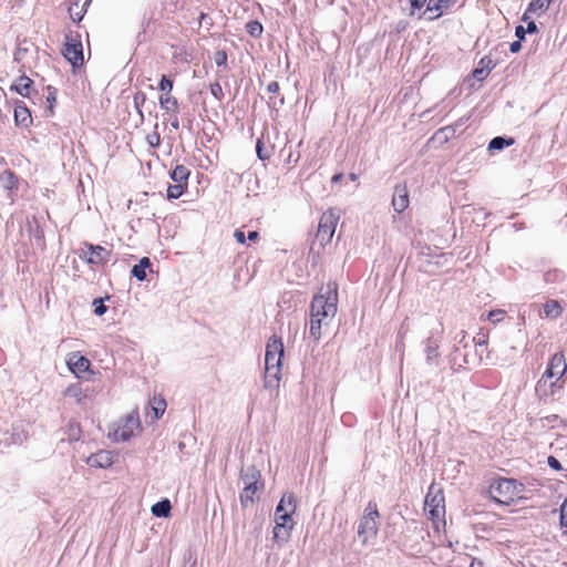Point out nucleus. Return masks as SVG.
Wrapping results in <instances>:
<instances>
[{
    "label": "nucleus",
    "mask_w": 567,
    "mask_h": 567,
    "mask_svg": "<svg viewBox=\"0 0 567 567\" xmlns=\"http://www.w3.org/2000/svg\"><path fill=\"white\" fill-rule=\"evenodd\" d=\"M310 309V316L328 322L332 320L338 310L337 284L329 282L319 295L315 296Z\"/></svg>",
    "instance_id": "nucleus-1"
},
{
    "label": "nucleus",
    "mask_w": 567,
    "mask_h": 567,
    "mask_svg": "<svg viewBox=\"0 0 567 567\" xmlns=\"http://www.w3.org/2000/svg\"><path fill=\"white\" fill-rule=\"evenodd\" d=\"M424 509L427 512L430 518L433 520V526L436 530L440 529V525H445V505L444 495L441 489H434L430 487L427 495L424 501Z\"/></svg>",
    "instance_id": "nucleus-2"
},
{
    "label": "nucleus",
    "mask_w": 567,
    "mask_h": 567,
    "mask_svg": "<svg viewBox=\"0 0 567 567\" xmlns=\"http://www.w3.org/2000/svg\"><path fill=\"white\" fill-rule=\"evenodd\" d=\"M378 518L379 511L377 504L369 502L358 525V537L362 544H367L370 539L375 538L379 529Z\"/></svg>",
    "instance_id": "nucleus-3"
},
{
    "label": "nucleus",
    "mask_w": 567,
    "mask_h": 567,
    "mask_svg": "<svg viewBox=\"0 0 567 567\" xmlns=\"http://www.w3.org/2000/svg\"><path fill=\"white\" fill-rule=\"evenodd\" d=\"M340 218V213L336 208H329L326 210L319 220L318 230L316 234L317 240L320 241L321 246L329 244L334 235L337 224Z\"/></svg>",
    "instance_id": "nucleus-4"
},
{
    "label": "nucleus",
    "mask_w": 567,
    "mask_h": 567,
    "mask_svg": "<svg viewBox=\"0 0 567 567\" xmlns=\"http://www.w3.org/2000/svg\"><path fill=\"white\" fill-rule=\"evenodd\" d=\"M566 370H567V364H566L564 354L560 352L555 353L550 358L547 369L543 373L542 378L538 380V382L536 384V391L542 392L544 390V392L546 394L547 391L545 388L547 385V381L551 380L554 378L556 379V381H558L565 374Z\"/></svg>",
    "instance_id": "nucleus-5"
},
{
    "label": "nucleus",
    "mask_w": 567,
    "mask_h": 567,
    "mask_svg": "<svg viewBox=\"0 0 567 567\" xmlns=\"http://www.w3.org/2000/svg\"><path fill=\"white\" fill-rule=\"evenodd\" d=\"M518 486L517 481L514 478H499L491 485L489 493L499 503L508 504L519 493Z\"/></svg>",
    "instance_id": "nucleus-6"
},
{
    "label": "nucleus",
    "mask_w": 567,
    "mask_h": 567,
    "mask_svg": "<svg viewBox=\"0 0 567 567\" xmlns=\"http://www.w3.org/2000/svg\"><path fill=\"white\" fill-rule=\"evenodd\" d=\"M296 508L297 501L295 495L292 493H285L276 507V524L292 529L293 522L291 515L296 512Z\"/></svg>",
    "instance_id": "nucleus-7"
},
{
    "label": "nucleus",
    "mask_w": 567,
    "mask_h": 567,
    "mask_svg": "<svg viewBox=\"0 0 567 567\" xmlns=\"http://www.w3.org/2000/svg\"><path fill=\"white\" fill-rule=\"evenodd\" d=\"M284 352L281 339L275 336L270 338L266 346L265 367L281 368Z\"/></svg>",
    "instance_id": "nucleus-8"
},
{
    "label": "nucleus",
    "mask_w": 567,
    "mask_h": 567,
    "mask_svg": "<svg viewBox=\"0 0 567 567\" xmlns=\"http://www.w3.org/2000/svg\"><path fill=\"white\" fill-rule=\"evenodd\" d=\"M63 55L74 68L81 66L84 62L83 47L81 41L71 37H66Z\"/></svg>",
    "instance_id": "nucleus-9"
},
{
    "label": "nucleus",
    "mask_w": 567,
    "mask_h": 567,
    "mask_svg": "<svg viewBox=\"0 0 567 567\" xmlns=\"http://www.w3.org/2000/svg\"><path fill=\"white\" fill-rule=\"evenodd\" d=\"M110 254V250L100 245L85 244L81 257L84 258L87 264L100 266L107 262Z\"/></svg>",
    "instance_id": "nucleus-10"
},
{
    "label": "nucleus",
    "mask_w": 567,
    "mask_h": 567,
    "mask_svg": "<svg viewBox=\"0 0 567 567\" xmlns=\"http://www.w3.org/2000/svg\"><path fill=\"white\" fill-rule=\"evenodd\" d=\"M138 426V417L135 416L134 414L127 415L124 425L115 431V439L122 442L128 441L133 436L134 430L137 429Z\"/></svg>",
    "instance_id": "nucleus-11"
},
{
    "label": "nucleus",
    "mask_w": 567,
    "mask_h": 567,
    "mask_svg": "<svg viewBox=\"0 0 567 567\" xmlns=\"http://www.w3.org/2000/svg\"><path fill=\"white\" fill-rule=\"evenodd\" d=\"M14 123L17 126L28 128L32 124V116L30 110L21 101L16 102L14 106Z\"/></svg>",
    "instance_id": "nucleus-12"
},
{
    "label": "nucleus",
    "mask_w": 567,
    "mask_h": 567,
    "mask_svg": "<svg viewBox=\"0 0 567 567\" xmlns=\"http://www.w3.org/2000/svg\"><path fill=\"white\" fill-rule=\"evenodd\" d=\"M440 340L432 333L425 342V361L429 365H437L440 353H439Z\"/></svg>",
    "instance_id": "nucleus-13"
},
{
    "label": "nucleus",
    "mask_w": 567,
    "mask_h": 567,
    "mask_svg": "<svg viewBox=\"0 0 567 567\" xmlns=\"http://www.w3.org/2000/svg\"><path fill=\"white\" fill-rule=\"evenodd\" d=\"M409 192L405 185H396L392 197V206L396 213L404 212L409 206Z\"/></svg>",
    "instance_id": "nucleus-14"
},
{
    "label": "nucleus",
    "mask_w": 567,
    "mask_h": 567,
    "mask_svg": "<svg viewBox=\"0 0 567 567\" xmlns=\"http://www.w3.org/2000/svg\"><path fill=\"white\" fill-rule=\"evenodd\" d=\"M90 365V361L79 353H72L68 360L69 369L78 378H80L82 373L89 371Z\"/></svg>",
    "instance_id": "nucleus-15"
},
{
    "label": "nucleus",
    "mask_w": 567,
    "mask_h": 567,
    "mask_svg": "<svg viewBox=\"0 0 567 567\" xmlns=\"http://www.w3.org/2000/svg\"><path fill=\"white\" fill-rule=\"evenodd\" d=\"M86 464L92 467L105 468L113 464V455L109 451L101 450L94 454H91L86 460Z\"/></svg>",
    "instance_id": "nucleus-16"
},
{
    "label": "nucleus",
    "mask_w": 567,
    "mask_h": 567,
    "mask_svg": "<svg viewBox=\"0 0 567 567\" xmlns=\"http://www.w3.org/2000/svg\"><path fill=\"white\" fill-rule=\"evenodd\" d=\"M92 0H73L69 7V14L73 22H80Z\"/></svg>",
    "instance_id": "nucleus-17"
},
{
    "label": "nucleus",
    "mask_w": 567,
    "mask_h": 567,
    "mask_svg": "<svg viewBox=\"0 0 567 567\" xmlns=\"http://www.w3.org/2000/svg\"><path fill=\"white\" fill-rule=\"evenodd\" d=\"M64 395L75 399L76 403L81 405H84L86 403V399L89 398L87 389H83L81 383L70 384L65 389Z\"/></svg>",
    "instance_id": "nucleus-18"
},
{
    "label": "nucleus",
    "mask_w": 567,
    "mask_h": 567,
    "mask_svg": "<svg viewBox=\"0 0 567 567\" xmlns=\"http://www.w3.org/2000/svg\"><path fill=\"white\" fill-rule=\"evenodd\" d=\"M262 487H264L262 483L255 484V485H252V484L244 485V488L239 495L240 504L244 507H247L249 504H254L256 493L261 491Z\"/></svg>",
    "instance_id": "nucleus-19"
},
{
    "label": "nucleus",
    "mask_w": 567,
    "mask_h": 567,
    "mask_svg": "<svg viewBox=\"0 0 567 567\" xmlns=\"http://www.w3.org/2000/svg\"><path fill=\"white\" fill-rule=\"evenodd\" d=\"M27 440V433L23 430L22 425H13L10 437L1 439L0 445L4 444L6 446L11 444H22Z\"/></svg>",
    "instance_id": "nucleus-20"
},
{
    "label": "nucleus",
    "mask_w": 567,
    "mask_h": 567,
    "mask_svg": "<svg viewBox=\"0 0 567 567\" xmlns=\"http://www.w3.org/2000/svg\"><path fill=\"white\" fill-rule=\"evenodd\" d=\"M266 90L269 94H272L271 96H269L268 100V105L271 109H278L279 106H282L285 104L284 96H277L280 90L279 83L277 81H271L267 85Z\"/></svg>",
    "instance_id": "nucleus-21"
},
{
    "label": "nucleus",
    "mask_w": 567,
    "mask_h": 567,
    "mask_svg": "<svg viewBox=\"0 0 567 567\" xmlns=\"http://www.w3.org/2000/svg\"><path fill=\"white\" fill-rule=\"evenodd\" d=\"M281 368L265 367V388L275 389L280 381Z\"/></svg>",
    "instance_id": "nucleus-22"
},
{
    "label": "nucleus",
    "mask_w": 567,
    "mask_h": 567,
    "mask_svg": "<svg viewBox=\"0 0 567 567\" xmlns=\"http://www.w3.org/2000/svg\"><path fill=\"white\" fill-rule=\"evenodd\" d=\"M261 474L255 466L247 467L240 475L244 485L260 484Z\"/></svg>",
    "instance_id": "nucleus-23"
},
{
    "label": "nucleus",
    "mask_w": 567,
    "mask_h": 567,
    "mask_svg": "<svg viewBox=\"0 0 567 567\" xmlns=\"http://www.w3.org/2000/svg\"><path fill=\"white\" fill-rule=\"evenodd\" d=\"M152 264L150 258L143 257L138 264L134 265L131 274L134 278H136L138 281H143L146 279V269L151 268Z\"/></svg>",
    "instance_id": "nucleus-24"
},
{
    "label": "nucleus",
    "mask_w": 567,
    "mask_h": 567,
    "mask_svg": "<svg viewBox=\"0 0 567 567\" xmlns=\"http://www.w3.org/2000/svg\"><path fill=\"white\" fill-rule=\"evenodd\" d=\"M33 81L25 76L21 75L18 80V83L11 86V90H14L21 96H29L32 87Z\"/></svg>",
    "instance_id": "nucleus-25"
},
{
    "label": "nucleus",
    "mask_w": 567,
    "mask_h": 567,
    "mask_svg": "<svg viewBox=\"0 0 567 567\" xmlns=\"http://www.w3.org/2000/svg\"><path fill=\"white\" fill-rule=\"evenodd\" d=\"M172 505L167 498H164L157 503H155L151 512L156 517H167L171 514Z\"/></svg>",
    "instance_id": "nucleus-26"
},
{
    "label": "nucleus",
    "mask_w": 567,
    "mask_h": 567,
    "mask_svg": "<svg viewBox=\"0 0 567 567\" xmlns=\"http://www.w3.org/2000/svg\"><path fill=\"white\" fill-rule=\"evenodd\" d=\"M189 174L190 172L186 166L176 165L175 168L171 172L169 176L173 182L187 185Z\"/></svg>",
    "instance_id": "nucleus-27"
},
{
    "label": "nucleus",
    "mask_w": 567,
    "mask_h": 567,
    "mask_svg": "<svg viewBox=\"0 0 567 567\" xmlns=\"http://www.w3.org/2000/svg\"><path fill=\"white\" fill-rule=\"evenodd\" d=\"M449 4L450 0H429L424 14L426 12L437 11L436 14L429 17L430 20L437 19L442 14V9L447 7Z\"/></svg>",
    "instance_id": "nucleus-28"
},
{
    "label": "nucleus",
    "mask_w": 567,
    "mask_h": 567,
    "mask_svg": "<svg viewBox=\"0 0 567 567\" xmlns=\"http://www.w3.org/2000/svg\"><path fill=\"white\" fill-rule=\"evenodd\" d=\"M329 322L315 318L310 316V328H309V334L316 342H318L321 338V328L322 326H327Z\"/></svg>",
    "instance_id": "nucleus-29"
},
{
    "label": "nucleus",
    "mask_w": 567,
    "mask_h": 567,
    "mask_svg": "<svg viewBox=\"0 0 567 567\" xmlns=\"http://www.w3.org/2000/svg\"><path fill=\"white\" fill-rule=\"evenodd\" d=\"M159 105L166 112H178V101L176 97L171 94H163L159 96Z\"/></svg>",
    "instance_id": "nucleus-30"
},
{
    "label": "nucleus",
    "mask_w": 567,
    "mask_h": 567,
    "mask_svg": "<svg viewBox=\"0 0 567 567\" xmlns=\"http://www.w3.org/2000/svg\"><path fill=\"white\" fill-rule=\"evenodd\" d=\"M515 143L514 138L512 137H504V136H496L491 140L488 144L489 151H502L505 147H508Z\"/></svg>",
    "instance_id": "nucleus-31"
},
{
    "label": "nucleus",
    "mask_w": 567,
    "mask_h": 567,
    "mask_svg": "<svg viewBox=\"0 0 567 567\" xmlns=\"http://www.w3.org/2000/svg\"><path fill=\"white\" fill-rule=\"evenodd\" d=\"M82 430L78 422L71 421L65 427V435L69 442H78L81 439Z\"/></svg>",
    "instance_id": "nucleus-32"
},
{
    "label": "nucleus",
    "mask_w": 567,
    "mask_h": 567,
    "mask_svg": "<svg viewBox=\"0 0 567 567\" xmlns=\"http://www.w3.org/2000/svg\"><path fill=\"white\" fill-rule=\"evenodd\" d=\"M563 312V308L556 300H548L544 305V315L548 318H558Z\"/></svg>",
    "instance_id": "nucleus-33"
},
{
    "label": "nucleus",
    "mask_w": 567,
    "mask_h": 567,
    "mask_svg": "<svg viewBox=\"0 0 567 567\" xmlns=\"http://www.w3.org/2000/svg\"><path fill=\"white\" fill-rule=\"evenodd\" d=\"M151 408L154 413V419L158 420L163 416L165 409H166V402L162 398L154 396L151 401Z\"/></svg>",
    "instance_id": "nucleus-34"
},
{
    "label": "nucleus",
    "mask_w": 567,
    "mask_h": 567,
    "mask_svg": "<svg viewBox=\"0 0 567 567\" xmlns=\"http://www.w3.org/2000/svg\"><path fill=\"white\" fill-rule=\"evenodd\" d=\"M187 188V185L175 183L174 185H169L167 188V198L168 199H177L179 198L185 189Z\"/></svg>",
    "instance_id": "nucleus-35"
},
{
    "label": "nucleus",
    "mask_w": 567,
    "mask_h": 567,
    "mask_svg": "<svg viewBox=\"0 0 567 567\" xmlns=\"http://www.w3.org/2000/svg\"><path fill=\"white\" fill-rule=\"evenodd\" d=\"M0 182L4 188L12 189L16 186L14 173L9 169L3 171L0 175Z\"/></svg>",
    "instance_id": "nucleus-36"
},
{
    "label": "nucleus",
    "mask_w": 567,
    "mask_h": 567,
    "mask_svg": "<svg viewBox=\"0 0 567 567\" xmlns=\"http://www.w3.org/2000/svg\"><path fill=\"white\" fill-rule=\"evenodd\" d=\"M290 530L291 529H289L285 526H279L276 524V526L274 528V538L278 542L286 543V542H288V539L290 537Z\"/></svg>",
    "instance_id": "nucleus-37"
},
{
    "label": "nucleus",
    "mask_w": 567,
    "mask_h": 567,
    "mask_svg": "<svg viewBox=\"0 0 567 567\" xmlns=\"http://www.w3.org/2000/svg\"><path fill=\"white\" fill-rule=\"evenodd\" d=\"M550 2H551V0H532L530 3L528 4L527 11H530V12L542 11V12H544L545 10L548 9Z\"/></svg>",
    "instance_id": "nucleus-38"
},
{
    "label": "nucleus",
    "mask_w": 567,
    "mask_h": 567,
    "mask_svg": "<svg viewBox=\"0 0 567 567\" xmlns=\"http://www.w3.org/2000/svg\"><path fill=\"white\" fill-rule=\"evenodd\" d=\"M246 30L252 38H259L264 31V28L259 21H249L246 24Z\"/></svg>",
    "instance_id": "nucleus-39"
},
{
    "label": "nucleus",
    "mask_w": 567,
    "mask_h": 567,
    "mask_svg": "<svg viewBox=\"0 0 567 567\" xmlns=\"http://www.w3.org/2000/svg\"><path fill=\"white\" fill-rule=\"evenodd\" d=\"M158 90L165 92V94H169L173 90V80L166 75H162V79L158 83Z\"/></svg>",
    "instance_id": "nucleus-40"
},
{
    "label": "nucleus",
    "mask_w": 567,
    "mask_h": 567,
    "mask_svg": "<svg viewBox=\"0 0 567 567\" xmlns=\"http://www.w3.org/2000/svg\"><path fill=\"white\" fill-rule=\"evenodd\" d=\"M565 274L560 270L554 269L545 274V280L547 282H555L564 280Z\"/></svg>",
    "instance_id": "nucleus-41"
},
{
    "label": "nucleus",
    "mask_w": 567,
    "mask_h": 567,
    "mask_svg": "<svg viewBox=\"0 0 567 567\" xmlns=\"http://www.w3.org/2000/svg\"><path fill=\"white\" fill-rule=\"evenodd\" d=\"M48 90H49V94L47 96V101L49 103L48 112H49V115H53L54 104L56 103V90L51 86H48Z\"/></svg>",
    "instance_id": "nucleus-42"
},
{
    "label": "nucleus",
    "mask_w": 567,
    "mask_h": 567,
    "mask_svg": "<svg viewBox=\"0 0 567 567\" xmlns=\"http://www.w3.org/2000/svg\"><path fill=\"white\" fill-rule=\"evenodd\" d=\"M146 102V94L144 92H137L135 95H134V105L138 112V114L141 115V117H143V113H142V110H141V106Z\"/></svg>",
    "instance_id": "nucleus-43"
},
{
    "label": "nucleus",
    "mask_w": 567,
    "mask_h": 567,
    "mask_svg": "<svg viewBox=\"0 0 567 567\" xmlns=\"http://www.w3.org/2000/svg\"><path fill=\"white\" fill-rule=\"evenodd\" d=\"M94 313L96 316H103L107 311V307L104 305L102 298H95L93 300Z\"/></svg>",
    "instance_id": "nucleus-44"
},
{
    "label": "nucleus",
    "mask_w": 567,
    "mask_h": 567,
    "mask_svg": "<svg viewBox=\"0 0 567 567\" xmlns=\"http://www.w3.org/2000/svg\"><path fill=\"white\" fill-rule=\"evenodd\" d=\"M214 61L218 66H226L227 53L224 50H218L214 54Z\"/></svg>",
    "instance_id": "nucleus-45"
},
{
    "label": "nucleus",
    "mask_w": 567,
    "mask_h": 567,
    "mask_svg": "<svg viewBox=\"0 0 567 567\" xmlns=\"http://www.w3.org/2000/svg\"><path fill=\"white\" fill-rule=\"evenodd\" d=\"M210 93L218 101H221L224 99V91L218 82H215L210 85Z\"/></svg>",
    "instance_id": "nucleus-46"
},
{
    "label": "nucleus",
    "mask_w": 567,
    "mask_h": 567,
    "mask_svg": "<svg viewBox=\"0 0 567 567\" xmlns=\"http://www.w3.org/2000/svg\"><path fill=\"white\" fill-rule=\"evenodd\" d=\"M256 152H257V156L262 161L268 159L270 157V153L265 152L264 143L260 140L257 141Z\"/></svg>",
    "instance_id": "nucleus-47"
},
{
    "label": "nucleus",
    "mask_w": 567,
    "mask_h": 567,
    "mask_svg": "<svg viewBox=\"0 0 567 567\" xmlns=\"http://www.w3.org/2000/svg\"><path fill=\"white\" fill-rule=\"evenodd\" d=\"M146 141L151 147H157L161 143V135L157 132H153L146 136Z\"/></svg>",
    "instance_id": "nucleus-48"
},
{
    "label": "nucleus",
    "mask_w": 567,
    "mask_h": 567,
    "mask_svg": "<svg viewBox=\"0 0 567 567\" xmlns=\"http://www.w3.org/2000/svg\"><path fill=\"white\" fill-rule=\"evenodd\" d=\"M560 525L567 528V497L560 505Z\"/></svg>",
    "instance_id": "nucleus-49"
},
{
    "label": "nucleus",
    "mask_w": 567,
    "mask_h": 567,
    "mask_svg": "<svg viewBox=\"0 0 567 567\" xmlns=\"http://www.w3.org/2000/svg\"><path fill=\"white\" fill-rule=\"evenodd\" d=\"M495 63L493 62V60L488 56H484L483 59H481L480 61V66H482L483 69H486V71H488V73L495 68Z\"/></svg>",
    "instance_id": "nucleus-50"
},
{
    "label": "nucleus",
    "mask_w": 567,
    "mask_h": 567,
    "mask_svg": "<svg viewBox=\"0 0 567 567\" xmlns=\"http://www.w3.org/2000/svg\"><path fill=\"white\" fill-rule=\"evenodd\" d=\"M426 1L427 0H409V2L411 4L410 16H413L416 10H420L421 8H423V6L426 3Z\"/></svg>",
    "instance_id": "nucleus-51"
},
{
    "label": "nucleus",
    "mask_w": 567,
    "mask_h": 567,
    "mask_svg": "<svg viewBox=\"0 0 567 567\" xmlns=\"http://www.w3.org/2000/svg\"><path fill=\"white\" fill-rule=\"evenodd\" d=\"M488 74H489L488 71H486V69H483L482 66H478V68L474 69V71H473V76L477 81H483Z\"/></svg>",
    "instance_id": "nucleus-52"
},
{
    "label": "nucleus",
    "mask_w": 567,
    "mask_h": 567,
    "mask_svg": "<svg viewBox=\"0 0 567 567\" xmlns=\"http://www.w3.org/2000/svg\"><path fill=\"white\" fill-rule=\"evenodd\" d=\"M547 464L554 471H561L563 470V466H561L560 462L555 456H548Z\"/></svg>",
    "instance_id": "nucleus-53"
},
{
    "label": "nucleus",
    "mask_w": 567,
    "mask_h": 567,
    "mask_svg": "<svg viewBox=\"0 0 567 567\" xmlns=\"http://www.w3.org/2000/svg\"><path fill=\"white\" fill-rule=\"evenodd\" d=\"M526 29L523 25H517L515 29V35L518 38V40H523L526 34Z\"/></svg>",
    "instance_id": "nucleus-54"
},
{
    "label": "nucleus",
    "mask_w": 567,
    "mask_h": 567,
    "mask_svg": "<svg viewBox=\"0 0 567 567\" xmlns=\"http://www.w3.org/2000/svg\"><path fill=\"white\" fill-rule=\"evenodd\" d=\"M236 240L239 243V244H245L246 241V236H245V233L237 229L234 234Z\"/></svg>",
    "instance_id": "nucleus-55"
},
{
    "label": "nucleus",
    "mask_w": 567,
    "mask_h": 567,
    "mask_svg": "<svg viewBox=\"0 0 567 567\" xmlns=\"http://www.w3.org/2000/svg\"><path fill=\"white\" fill-rule=\"evenodd\" d=\"M520 49H522L520 40H516V41L512 42L511 45H509V50H511L512 53H516Z\"/></svg>",
    "instance_id": "nucleus-56"
},
{
    "label": "nucleus",
    "mask_w": 567,
    "mask_h": 567,
    "mask_svg": "<svg viewBox=\"0 0 567 567\" xmlns=\"http://www.w3.org/2000/svg\"><path fill=\"white\" fill-rule=\"evenodd\" d=\"M537 31V25L534 21H530L527 23V27H526V32L527 33H534Z\"/></svg>",
    "instance_id": "nucleus-57"
},
{
    "label": "nucleus",
    "mask_w": 567,
    "mask_h": 567,
    "mask_svg": "<svg viewBox=\"0 0 567 567\" xmlns=\"http://www.w3.org/2000/svg\"><path fill=\"white\" fill-rule=\"evenodd\" d=\"M342 177H343V174H341V173H339V174H334V175L332 176V178H331L332 184H337V183H339V182L342 179Z\"/></svg>",
    "instance_id": "nucleus-58"
},
{
    "label": "nucleus",
    "mask_w": 567,
    "mask_h": 567,
    "mask_svg": "<svg viewBox=\"0 0 567 567\" xmlns=\"http://www.w3.org/2000/svg\"><path fill=\"white\" fill-rule=\"evenodd\" d=\"M470 567H484V566H483V563L481 560L474 558L472 560Z\"/></svg>",
    "instance_id": "nucleus-59"
},
{
    "label": "nucleus",
    "mask_w": 567,
    "mask_h": 567,
    "mask_svg": "<svg viewBox=\"0 0 567 567\" xmlns=\"http://www.w3.org/2000/svg\"><path fill=\"white\" fill-rule=\"evenodd\" d=\"M259 234L257 231H249L248 233V239L254 241L258 238Z\"/></svg>",
    "instance_id": "nucleus-60"
},
{
    "label": "nucleus",
    "mask_w": 567,
    "mask_h": 567,
    "mask_svg": "<svg viewBox=\"0 0 567 567\" xmlns=\"http://www.w3.org/2000/svg\"><path fill=\"white\" fill-rule=\"evenodd\" d=\"M171 125H172V127H174L176 130L178 128V120H177V117H175V120L171 122Z\"/></svg>",
    "instance_id": "nucleus-61"
},
{
    "label": "nucleus",
    "mask_w": 567,
    "mask_h": 567,
    "mask_svg": "<svg viewBox=\"0 0 567 567\" xmlns=\"http://www.w3.org/2000/svg\"><path fill=\"white\" fill-rule=\"evenodd\" d=\"M349 178H350L352 182H354V181H357L358 176H357L354 173H351V174L349 175Z\"/></svg>",
    "instance_id": "nucleus-62"
},
{
    "label": "nucleus",
    "mask_w": 567,
    "mask_h": 567,
    "mask_svg": "<svg viewBox=\"0 0 567 567\" xmlns=\"http://www.w3.org/2000/svg\"><path fill=\"white\" fill-rule=\"evenodd\" d=\"M423 533H424V528H423V527H421V528L419 529V534L421 535V537H423Z\"/></svg>",
    "instance_id": "nucleus-63"
},
{
    "label": "nucleus",
    "mask_w": 567,
    "mask_h": 567,
    "mask_svg": "<svg viewBox=\"0 0 567 567\" xmlns=\"http://www.w3.org/2000/svg\"><path fill=\"white\" fill-rule=\"evenodd\" d=\"M184 446H185V444H184V443H182V442L178 444L179 450H183V449H184Z\"/></svg>",
    "instance_id": "nucleus-64"
}]
</instances>
